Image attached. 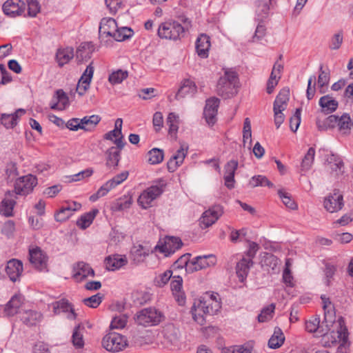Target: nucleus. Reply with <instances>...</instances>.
I'll list each match as a JSON object with an SVG mask.
<instances>
[{
    "instance_id": "obj_13",
    "label": "nucleus",
    "mask_w": 353,
    "mask_h": 353,
    "mask_svg": "<svg viewBox=\"0 0 353 353\" xmlns=\"http://www.w3.org/2000/svg\"><path fill=\"white\" fill-rule=\"evenodd\" d=\"M219 102V99L216 97H211L206 100L203 116L209 125H214L216 121V114Z\"/></svg>"
},
{
    "instance_id": "obj_28",
    "label": "nucleus",
    "mask_w": 353,
    "mask_h": 353,
    "mask_svg": "<svg viewBox=\"0 0 353 353\" xmlns=\"http://www.w3.org/2000/svg\"><path fill=\"white\" fill-rule=\"evenodd\" d=\"M23 303V298L21 294H15L12 296L4 308L6 315L12 316L19 312V308Z\"/></svg>"
},
{
    "instance_id": "obj_54",
    "label": "nucleus",
    "mask_w": 353,
    "mask_h": 353,
    "mask_svg": "<svg viewBox=\"0 0 353 353\" xmlns=\"http://www.w3.org/2000/svg\"><path fill=\"white\" fill-rule=\"evenodd\" d=\"M315 155V149L310 148L302 160L301 168L303 170H308L313 164Z\"/></svg>"
},
{
    "instance_id": "obj_64",
    "label": "nucleus",
    "mask_w": 353,
    "mask_h": 353,
    "mask_svg": "<svg viewBox=\"0 0 353 353\" xmlns=\"http://www.w3.org/2000/svg\"><path fill=\"white\" fill-rule=\"evenodd\" d=\"M279 259L272 254H266L263 259L265 265L270 267L272 270H274L279 265Z\"/></svg>"
},
{
    "instance_id": "obj_49",
    "label": "nucleus",
    "mask_w": 353,
    "mask_h": 353,
    "mask_svg": "<svg viewBox=\"0 0 353 353\" xmlns=\"http://www.w3.org/2000/svg\"><path fill=\"white\" fill-rule=\"evenodd\" d=\"M134 32L130 28H118L113 39L117 41H123L125 39L131 38Z\"/></svg>"
},
{
    "instance_id": "obj_60",
    "label": "nucleus",
    "mask_w": 353,
    "mask_h": 353,
    "mask_svg": "<svg viewBox=\"0 0 353 353\" xmlns=\"http://www.w3.org/2000/svg\"><path fill=\"white\" fill-rule=\"evenodd\" d=\"M301 108H296L294 115L290 119V128L294 132H296L301 123Z\"/></svg>"
},
{
    "instance_id": "obj_14",
    "label": "nucleus",
    "mask_w": 353,
    "mask_h": 353,
    "mask_svg": "<svg viewBox=\"0 0 353 353\" xmlns=\"http://www.w3.org/2000/svg\"><path fill=\"white\" fill-rule=\"evenodd\" d=\"M94 68L91 62L86 68L77 85L76 90L79 96H83L89 89Z\"/></svg>"
},
{
    "instance_id": "obj_2",
    "label": "nucleus",
    "mask_w": 353,
    "mask_h": 353,
    "mask_svg": "<svg viewBox=\"0 0 353 353\" xmlns=\"http://www.w3.org/2000/svg\"><path fill=\"white\" fill-rule=\"evenodd\" d=\"M184 26L176 21H168L161 23L158 28V36L161 39L177 40L185 34V29L190 25V21L188 18L182 19Z\"/></svg>"
},
{
    "instance_id": "obj_56",
    "label": "nucleus",
    "mask_w": 353,
    "mask_h": 353,
    "mask_svg": "<svg viewBox=\"0 0 353 353\" xmlns=\"http://www.w3.org/2000/svg\"><path fill=\"white\" fill-rule=\"evenodd\" d=\"M343 30H340L332 37L329 46L331 50H338L340 48L343 41Z\"/></svg>"
},
{
    "instance_id": "obj_24",
    "label": "nucleus",
    "mask_w": 353,
    "mask_h": 353,
    "mask_svg": "<svg viewBox=\"0 0 353 353\" xmlns=\"http://www.w3.org/2000/svg\"><path fill=\"white\" fill-rule=\"evenodd\" d=\"M6 272L12 281H17L23 272L22 262L14 259L10 260L6 267Z\"/></svg>"
},
{
    "instance_id": "obj_18",
    "label": "nucleus",
    "mask_w": 353,
    "mask_h": 353,
    "mask_svg": "<svg viewBox=\"0 0 353 353\" xmlns=\"http://www.w3.org/2000/svg\"><path fill=\"white\" fill-rule=\"evenodd\" d=\"M25 9V3L21 0H8L3 5L4 14L10 17L21 15Z\"/></svg>"
},
{
    "instance_id": "obj_10",
    "label": "nucleus",
    "mask_w": 353,
    "mask_h": 353,
    "mask_svg": "<svg viewBox=\"0 0 353 353\" xmlns=\"http://www.w3.org/2000/svg\"><path fill=\"white\" fill-rule=\"evenodd\" d=\"M183 243L179 237L167 236L163 243H159L155 249L168 257L181 248Z\"/></svg>"
},
{
    "instance_id": "obj_42",
    "label": "nucleus",
    "mask_w": 353,
    "mask_h": 353,
    "mask_svg": "<svg viewBox=\"0 0 353 353\" xmlns=\"http://www.w3.org/2000/svg\"><path fill=\"white\" fill-rule=\"evenodd\" d=\"M120 153L121 152L117 148H114V146L110 148L106 152V166L108 168L113 167L115 169L118 166L121 159Z\"/></svg>"
},
{
    "instance_id": "obj_35",
    "label": "nucleus",
    "mask_w": 353,
    "mask_h": 353,
    "mask_svg": "<svg viewBox=\"0 0 353 353\" xmlns=\"http://www.w3.org/2000/svg\"><path fill=\"white\" fill-rule=\"evenodd\" d=\"M289 89H282L274 102L273 110L283 111L286 108L287 102L289 101Z\"/></svg>"
},
{
    "instance_id": "obj_3",
    "label": "nucleus",
    "mask_w": 353,
    "mask_h": 353,
    "mask_svg": "<svg viewBox=\"0 0 353 353\" xmlns=\"http://www.w3.org/2000/svg\"><path fill=\"white\" fill-rule=\"evenodd\" d=\"M237 74L232 70L225 71L224 75L221 77L216 85L217 94L223 98L228 99L233 97L236 91Z\"/></svg>"
},
{
    "instance_id": "obj_45",
    "label": "nucleus",
    "mask_w": 353,
    "mask_h": 353,
    "mask_svg": "<svg viewBox=\"0 0 353 353\" xmlns=\"http://www.w3.org/2000/svg\"><path fill=\"white\" fill-rule=\"evenodd\" d=\"M285 340L283 333L280 328L275 329L274 334L268 341V346L272 349H276L282 345Z\"/></svg>"
},
{
    "instance_id": "obj_41",
    "label": "nucleus",
    "mask_w": 353,
    "mask_h": 353,
    "mask_svg": "<svg viewBox=\"0 0 353 353\" xmlns=\"http://www.w3.org/2000/svg\"><path fill=\"white\" fill-rule=\"evenodd\" d=\"M98 213L99 210L97 208L92 209L91 211L85 213L81 216V217L77 221V225L81 229H86L91 225Z\"/></svg>"
},
{
    "instance_id": "obj_22",
    "label": "nucleus",
    "mask_w": 353,
    "mask_h": 353,
    "mask_svg": "<svg viewBox=\"0 0 353 353\" xmlns=\"http://www.w3.org/2000/svg\"><path fill=\"white\" fill-rule=\"evenodd\" d=\"M238 161L236 160H231L228 161L224 166V180L225 185L228 189L234 188V174L238 168Z\"/></svg>"
},
{
    "instance_id": "obj_46",
    "label": "nucleus",
    "mask_w": 353,
    "mask_h": 353,
    "mask_svg": "<svg viewBox=\"0 0 353 353\" xmlns=\"http://www.w3.org/2000/svg\"><path fill=\"white\" fill-rule=\"evenodd\" d=\"M128 77V72L127 70L119 69L110 74L108 81L112 85H116L122 83Z\"/></svg>"
},
{
    "instance_id": "obj_38",
    "label": "nucleus",
    "mask_w": 353,
    "mask_h": 353,
    "mask_svg": "<svg viewBox=\"0 0 353 353\" xmlns=\"http://www.w3.org/2000/svg\"><path fill=\"white\" fill-rule=\"evenodd\" d=\"M74 57V50L72 48L59 49L56 54V59L60 67H63Z\"/></svg>"
},
{
    "instance_id": "obj_25",
    "label": "nucleus",
    "mask_w": 353,
    "mask_h": 353,
    "mask_svg": "<svg viewBox=\"0 0 353 353\" xmlns=\"http://www.w3.org/2000/svg\"><path fill=\"white\" fill-rule=\"evenodd\" d=\"M69 105V98L61 89L57 90L50 102V108L52 110H63Z\"/></svg>"
},
{
    "instance_id": "obj_8",
    "label": "nucleus",
    "mask_w": 353,
    "mask_h": 353,
    "mask_svg": "<svg viewBox=\"0 0 353 353\" xmlns=\"http://www.w3.org/2000/svg\"><path fill=\"white\" fill-rule=\"evenodd\" d=\"M161 182L163 181L161 180L159 184L149 187L141 194L138 202L143 208L146 209L150 207L151 203L163 193L165 184L161 183Z\"/></svg>"
},
{
    "instance_id": "obj_27",
    "label": "nucleus",
    "mask_w": 353,
    "mask_h": 353,
    "mask_svg": "<svg viewBox=\"0 0 353 353\" xmlns=\"http://www.w3.org/2000/svg\"><path fill=\"white\" fill-rule=\"evenodd\" d=\"M26 112L24 109L19 108L13 114L3 113L1 114V123L6 128H13L17 124V119Z\"/></svg>"
},
{
    "instance_id": "obj_44",
    "label": "nucleus",
    "mask_w": 353,
    "mask_h": 353,
    "mask_svg": "<svg viewBox=\"0 0 353 353\" xmlns=\"http://www.w3.org/2000/svg\"><path fill=\"white\" fill-rule=\"evenodd\" d=\"M41 318L42 314L40 312L34 310H28L23 313L21 319L26 325L32 326L39 322Z\"/></svg>"
},
{
    "instance_id": "obj_20",
    "label": "nucleus",
    "mask_w": 353,
    "mask_h": 353,
    "mask_svg": "<svg viewBox=\"0 0 353 353\" xmlns=\"http://www.w3.org/2000/svg\"><path fill=\"white\" fill-rule=\"evenodd\" d=\"M29 260L34 267L39 270L46 268L47 256L40 248L37 247L29 250Z\"/></svg>"
},
{
    "instance_id": "obj_7",
    "label": "nucleus",
    "mask_w": 353,
    "mask_h": 353,
    "mask_svg": "<svg viewBox=\"0 0 353 353\" xmlns=\"http://www.w3.org/2000/svg\"><path fill=\"white\" fill-rule=\"evenodd\" d=\"M342 323L343 321H339L340 330H338L336 332L332 331L329 332L330 327L327 331H324L323 334H319L318 336L322 337L321 343L324 347H330L337 342L338 339H340L345 343L347 340L348 333L347 330L345 327H343Z\"/></svg>"
},
{
    "instance_id": "obj_37",
    "label": "nucleus",
    "mask_w": 353,
    "mask_h": 353,
    "mask_svg": "<svg viewBox=\"0 0 353 353\" xmlns=\"http://www.w3.org/2000/svg\"><path fill=\"white\" fill-rule=\"evenodd\" d=\"M196 87L193 81L190 79H185L179 88L176 94V99L179 100L187 95L193 94L196 92Z\"/></svg>"
},
{
    "instance_id": "obj_15",
    "label": "nucleus",
    "mask_w": 353,
    "mask_h": 353,
    "mask_svg": "<svg viewBox=\"0 0 353 353\" xmlns=\"http://www.w3.org/2000/svg\"><path fill=\"white\" fill-rule=\"evenodd\" d=\"M117 28V23L115 19L110 17L103 18L100 22L99 28V35L101 42L104 37H111L114 38Z\"/></svg>"
},
{
    "instance_id": "obj_30",
    "label": "nucleus",
    "mask_w": 353,
    "mask_h": 353,
    "mask_svg": "<svg viewBox=\"0 0 353 353\" xmlns=\"http://www.w3.org/2000/svg\"><path fill=\"white\" fill-rule=\"evenodd\" d=\"M253 265V261L250 259L243 257L236 264V273L241 282H243L248 276L250 267Z\"/></svg>"
},
{
    "instance_id": "obj_52",
    "label": "nucleus",
    "mask_w": 353,
    "mask_h": 353,
    "mask_svg": "<svg viewBox=\"0 0 353 353\" xmlns=\"http://www.w3.org/2000/svg\"><path fill=\"white\" fill-rule=\"evenodd\" d=\"M81 330H83V327H81L80 325H78L74 327L72 333V341L76 348H81L84 345L83 334L81 333Z\"/></svg>"
},
{
    "instance_id": "obj_21",
    "label": "nucleus",
    "mask_w": 353,
    "mask_h": 353,
    "mask_svg": "<svg viewBox=\"0 0 353 353\" xmlns=\"http://www.w3.org/2000/svg\"><path fill=\"white\" fill-rule=\"evenodd\" d=\"M330 326H326V323L324 320L321 323L320 317L316 315L312 319L305 322V330L310 333H316L318 336L319 334H323L324 331H327Z\"/></svg>"
},
{
    "instance_id": "obj_6",
    "label": "nucleus",
    "mask_w": 353,
    "mask_h": 353,
    "mask_svg": "<svg viewBox=\"0 0 353 353\" xmlns=\"http://www.w3.org/2000/svg\"><path fill=\"white\" fill-rule=\"evenodd\" d=\"M37 185V179L32 174L17 178L14 184V195L26 196L33 191Z\"/></svg>"
},
{
    "instance_id": "obj_57",
    "label": "nucleus",
    "mask_w": 353,
    "mask_h": 353,
    "mask_svg": "<svg viewBox=\"0 0 353 353\" xmlns=\"http://www.w3.org/2000/svg\"><path fill=\"white\" fill-rule=\"evenodd\" d=\"M103 296L100 293H97L90 297L85 298L83 300V303L92 308L97 307L102 301Z\"/></svg>"
},
{
    "instance_id": "obj_62",
    "label": "nucleus",
    "mask_w": 353,
    "mask_h": 353,
    "mask_svg": "<svg viewBox=\"0 0 353 353\" xmlns=\"http://www.w3.org/2000/svg\"><path fill=\"white\" fill-rule=\"evenodd\" d=\"M252 347L250 344L236 345L228 349L225 353H252Z\"/></svg>"
},
{
    "instance_id": "obj_33",
    "label": "nucleus",
    "mask_w": 353,
    "mask_h": 353,
    "mask_svg": "<svg viewBox=\"0 0 353 353\" xmlns=\"http://www.w3.org/2000/svg\"><path fill=\"white\" fill-rule=\"evenodd\" d=\"M187 154L183 146L179 149L170 158L167 163L168 170L170 172H174L176 168L182 164Z\"/></svg>"
},
{
    "instance_id": "obj_50",
    "label": "nucleus",
    "mask_w": 353,
    "mask_h": 353,
    "mask_svg": "<svg viewBox=\"0 0 353 353\" xmlns=\"http://www.w3.org/2000/svg\"><path fill=\"white\" fill-rule=\"evenodd\" d=\"M338 126L339 130L341 133L344 134H347L350 133L351 119L349 114L345 113L340 117Z\"/></svg>"
},
{
    "instance_id": "obj_36",
    "label": "nucleus",
    "mask_w": 353,
    "mask_h": 353,
    "mask_svg": "<svg viewBox=\"0 0 353 353\" xmlns=\"http://www.w3.org/2000/svg\"><path fill=\"white\" fill-rule=\"evenodd\" d=\"M255 6L256 19L259 22H263L269 16L270 6L268 2L263 0L256 1Z\"/></svg>"
},
{
    "instance_id": "obj_51",
    "label": "nucleus",
    "mask_w": 353,
    "mask_h": 353,
    "mask_svg": "<svg viewBox=\"0 0 353 353\" xmlns=\"http://www.w3.org/2000/svg\"><path fill=\"white\" fill-rule=\"evenodd\" d=\"M148 161L150 164H159L163 159V150L154 148L150 150L148 153Z\"/></svg>"
},
{
    "instance_id": "obj_16",
    "label": "nucleus",
    "mask_w": 353,
    "mask_h": 353,
    "mask_svg": "<svg viewBox=\"0 0 353 353\" xmlns=\"http://www.w3.org/2000/svg\"><path fill=\"white\" fill-rule=\"evenodd\" d=\"M216 262V257L213 254L199 256L190 261V272L199 271L207 267L214 265Z\"/></svg>"
},
{
    "instance_id": "obj_34",
    "label": "nucleus",
    "mask_w": 353,
    "mask_h": 353,
    "mask_svg": "<svg viewBox=\"0 0 353 353\" xmlns=\"http://www.w3.org/2000/svg\"><path fill=\"white\" fill-rule=\"evenodd\" d=\"M52 305L53 311L55 314H58L61 312H67L70 311V314H69L68 318L71 319H74L76 318L74 310L72 308V305L67 300L61 299L56 301L53 303Z\"/></svg>"
},
{
    "instance_id": "obj_23",
    "label": "nucleus",
    "mask_w": 353,
    "mask_h": 353,
    "mask_svg": "<svg viewBox=\"0 0 353 353\" xmlns=\"http://www.w3.org/2000/svg\"><path fill=\"white\" fill-rule=\"evenodd\" d=\"M16 199L17 196L14 195V192L10 190L6 192V197L0 203V214L7 217L11 216L16 204Z\"/></svg>"
},
{
    "instance_id": "obj_5",
    "label": "nucleus",
    "mask_w": 353,
    "mask_h": 353,
    "mask_svg": "<svg viewBox=\"0 0 353 353\" xmlns=\"http://www.w3.org/2000/svg\"><path fill=\"white\" fill-rule=\"evenodd\" d=\"M102 345L109 352H119L123 350L128 345V343L125 336L112 332L103 338Z\"/></svg>"
},
{
    "instance_id": "obj_26",
    "label": "nucleus",
    "mask_w": 353,
    "mask_h": 353,
    "mask_svg": "<svg viewBox=\"0 0 353 353\" xmlns=\"http://www.w3.org/2000/svg\"><path fill=\"white\" fill-rule=\"evenodd\" d=\"M128 260L125 256L114 254L108 256L105 259L106 269L109 271H114L125 265Z\"/></svg>"
},
{
    "instance_id": "obj_48",
    "label": "nucleus",
    "mask_w": 353,
    "mask_h": 353,
    "mask_svg": "<svg viewBox=\"0 0 353 353\" xmlns=\"http://www.w3.org/2000/svg\"><path fill=\"white\" fill-rule=\"evenodd\" d=\"M249 185L252 188L257 186H268L269 188L274 187V184L268 180V179L263 175H256L251 178Z\"/></svg>"
},
{
    "instance_id": "obj_61",
    "label": "nucleus",
    "mask_w": 353,
    "mask_h": 353,
    "mask_svg": "<svg viewBox=\"0 0 353 353\" xmlns=\"http://www.w3.org/2000/svg\"><path fill=\"white\" fill-rule=\"evenodd\" d=\"M330 72L323 70V65L319 68V75L318 77V84L320 88L327 85L330 81Z\"/></svg>"
},
{
    "instance_id": "obj_9",
    "label": "nucleus",
    "mask_w": 353,
    "mask_h": 353,
    "mask_svg": "<svg viewBox=\"0 0 353 353\" xmlns=\"http://www.w3.org/2000/svg\"><path fill=\"white\" fill-rule=\"evenodd\" d=\"M162 344L167 348L173 349L179 347L180 332L173 324L165 325L161 332Z\"/></svg>"
},
{
    "instance_id": "obj_31",
    "label": "nucleus",
    "mask_w": 353,
    "mask_h": 353,
    "mask_svg": "<svg viewBox=\"0 0 353 353\" xmlns=\"http://www.w3.org/2000/svg\"><path fill=\"white\" fill-rule=\"evenodd\" d=\"M210 48V37L204 34H201L196 41V50L198 55L201 58L208 57Z\"/></svg>"
},
{
    "instance_id": "obj_55",
    "label": "nucleus",
    "mask_w": 353,
    "mask_h": 353,
    "mask_svg": "<svg viewBox=\"0 0 353 353\" xmlns=\"http://www.w3.org/2000/svg\"><path fill=\"white\" fill-rule=\"evenodd\" d=\"M274 310L275 305L274 303H271L267 307H265L258 315V321L263 323L272 319Z\"/></svg>"
},
{
    "instance_id": "obj_4",
    "label": "nucleus",
    "mask_w": 353,
    "mask_h": 353,
    "mask_svg": "<svg viewBox=\"0 0 353 353\" xmlns=\"http://www.w3.org/2000/svg\"><path fill=\"white\" fill-rule=\"evenodd\" d=\"M164 317L160 310L150 307L139 311L135 315L134 320L137 324L147 327L159 324Z\"/></svg>"
},
{
    "instance_id": "obj_29",
    "label": "nucleus",
    "mask_w": 353,
    "mask_h": 353,
    "mask_svg": "<svg viewBox=\"0 0 353 353\" xmlns=\"http://www.w3.org/2000/svg\"><path fill=\"white\" fill-rule=\"evenodd\" d=\"M321 299L323 302V308L324 310V323H326V326H332L335 322V312L334 307L329 298H326L325 295H322Z\"/></svg>"
},
{
    "instance_id": "obj_58",
    "label": "nucleus",
    "mask_w": 353,
    "mask_h": 353,
    "mask_svg": "<svg viewBox=\"0 0 353 353\" xmlns=\"http://www.w3.org/2000/svg\"><path fill=\"white\" fill-rule=\"evenodd\" d=\"M278 194H279L280 198L281 199L283 204L287 208H288L291 210H295L297 208L296 203L294 202V201H293L291 199V197L288 193L283 191L282 190H279Z\"/></svg>"
},
{
    "instance_id": "obj_11",
    "label": "nucleus",
    "mask_w": 353,
    "mask_h": 353,
    "mask_svg": "<svg viewBox=\"0 0 353 353\" xmlns=\"http://www.w3.org/2000/svg\"><path fill=\"white\" fill-rule=\"evenodd\" d=\"M223 208L220 205H215L205 210L200 218L201 228H207L213 225L223 214Z\"/></svg>"
},
{
    "instance_id": "obj_43",
    "label": "nucleus",
    "mask_w": 353,
    "mask_h": 353,
    "mask_svg": "<svg viewBox=\"0 0 353 353\" xmlns=\"http://www.w3.org/2000/svg\"><path fill=\"white\" fill-rule=\"evenodd\" d=\"M100 121L101 117L99 115L85 116L81 119V129L85 131H90L96 127Z\"/></svg>"
},
{
    "instance_id": "obj_59",
    "label": "nucleus",
    "mask_w": 353,
    "mask_h": 353,
    "mask_svg": "<svg viewBox=\"0 0 353 353\" xmlns=\"http://www.w3.org/2000/svg\"><path fill=\"white\" fill-rule=\"evenodd\" d=\"M128 317L124 314H119L114 316L110 323L111 329L123 328L127 323Z\"/></svg>"
},
{
    "instance_id": "obj_12",
    "label": "nucleus",
    "mask_w": 353,
    "mask_h": 353,
    "mask_svg": "<svg viewBox=\"0 0 353 353\" xmlns=\"http://www.w3.org/2000/svg\"><path fill=\"white\" fill-rule=\"evenodd\" d=\"M323 205L327 211L331 213L336 212L341 210L344 205L343 195L339 190H334L325 198Z\"/></svg>"
},
{
    "instance_id": "obj_40",
    "label": "nucleus",
    "mask_w": 353,
    "mask_h": 353,
    "mask_svg": "<svg viewBox=\"0 0 353 353\" xmlns=\"http://www.w3.org/2000/svg\"><path fill=\"white\" fill-rule=\"evenodd\" d=\"M326 162L330 165V168L333 172H335L336 174H342L343 172V162L341 157L334 154H330L327 155Z\"/></svg>"
},
{
    "instance_id": "obj_53",
    "label": "nucleus",
    "mask_w": 353,
    "mask_h": 353,
    "mask_svg": "<svg viewBox=\"0 0 353 353\" xmlns=\"http://www.w3.org/2000/svg\"><path fill=\"white\" fill-rule=\"evenodd\" d=\"M191 254L189 253H186L179 257L173 264V268L174 269H182L183 268H185V271L187 272L191 273L190 270V257Z\"/></svg>"
},
{
    "instance_id": "obj_47",
    "label": "nucleus",
    "mask_w": 353,
    "mask_h": 353,
    "mask_svg": "<svg viewBox=\"0 0 353 353\" xmlns=\"http://www.w3.org/2000/svg\"><path fill=\"white\" fill-rule=\"evenodd\" d=\"M166 123L169 127L168 133L171 136L176 135L179 129V116L170 112L167 117Z\"/></svg>"
},
{
    "instance_id": "obj_39",
    "label": "nucleus",
    "mask_w": 353,
    "mask_h": 353,
    "mask_svg": "<svg viewBox=\"0 0 353 353\" xmlns=\"http://www.w3.org/2000/svg\"><path fill=\"white\" fill-rule=\"evenodd\" d=\"M74 208L72 206L62 207L57 213L54 214V219L57 221L63 222L68 219L73 214V212L77 210V206L79 208L81 204L74 202Z\"/></svg>"
},
{
    "instance_id": "obj_17",
    "label": "nucleus",
    "mask_w": 353,
    "mask_h": 353,
    "mask_svg": "<svg viewBox=\"0 0 353 353\" xmlns=\"http://www.w3.org/2000/svg\"><path fill=\"white\" fill-rule=\"evenodd\" d=\"M94 50L95 47L92 42L81 43L76 50L75 57L77 63L79 64L88 61Z\"/></svg>"
},
{
    "instance_id": "obj_1",
    "label": "nucleus",
    "mask_w": 353,
    "mask_h": 353,
    "mask_svg": "<svg viewBox=\"0 0 353 353\" xmlns=\"http://www.w3.org/2000/svg\"><path fill=\"white\" fill-rule=\"evenodd\" d=\"M221 308V303L214 295H210L208 299L203 298L198 302H195L191 308L193 319L199 325H203L205 323L204 314L214 315Z\"/></svg>"
},
{
    "instance_id": "obj_19",
    "label": "nucleus",
    "mask_w": 353,
    "mask_h": 353,
    "mask_svg": "<svg viewBox=\"0 0 353 353\" xmlns=\"http://www.w3.org/2000/svg\"><path fill=\"white\" fill-rule=\"evenodd\" d=\"M94 276V271L91 266L83 261L77 263L73 266V278L81 282L88 276Z\"/></svg>"
},
{
    "instance_id": "obj_32",
    "label": "nucleus",
    "mask_w": 353,
    "mask_h": 353,
    "mask_svg": "<svg viewBox=\"0 0 353 353\" xmlns=\"http://www.w3.org/2000/svg\"><path fill=\"white\" fill-rule=\"evenodd\" d=\"M319 104L322 108V112L325 114H330L334 112L339 106L338 101L330 94L321 97Z\"/></svg>"
},
{
    "instance_id": "obj_63",
    "label": "nucleus",
    "mask_w": 353,
    "mask_h": 353,
    "mask_svg": "<svg viewBox=\"0 0 353 353\" xmlns=\"http://www.w3.org/2000/svg\"><path fill=\"white\" fill-rule=\"evenodd\" d=\"M40 11V5L37 0H28V13L30 17H36Z\"/></svg>"
}]
</instances>
